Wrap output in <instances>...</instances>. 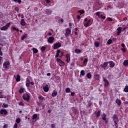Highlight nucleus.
Wrapping results in <instances>:
<instances>
[{"label": "nucleus", "instance_id": "obj_26", "mask_svg": "<svg viewBox=\"0 0 128 128\" xmlns=\"http://www.w3.org/2000/svg\"><path fill=\"white\" fill-rule=\"evenodd\" d=\"M74 52L76 54H80V52H82V50L80 49H76Z\"/></svg>", "mask_w": 128, "mask_h": 128}, {"label": "nucleus", "instance_id": "obj_27", "mask_svg": "<svg viewBox=\"0 0 128 128\" xmlns=\"http://www.w3.org/2000/svg\"><path fill=\"white\" fill-rule=\"evenodd\" d=\"M27 36H28V34H24V36H23L21 38L22 40H24V38H26Z\"/></svg>", "mask_w": 128, "mask_h": 128}, {"label": "nucleus", "instance_id": "obj_6", "mask_svg": "<svg viewBox=\"0 0 128 128\" xmlns=\"http://www.w3.org/2000/svg\"><path fill=\"white\" fill-rule=\"evenodd\" d=\"M56 62H58V64L60 66H64V62L62 61V60H60V59L57 58L56 59Z\"/></svg>", "mask_w": 128, "mask_h": 128}, {"label": "nucleus", "instance_id": "obj_2", "mask_svg": "<svg viewBox=\"0 0 128 128\" xmlns=\"http://www.w3.org/2000/svg\"><path fill=\"white\" fill-rule=\"evenodd\" d=\"M22 98L24 100H30V94L28 92L24 94L22 96Z\"/></svg>", "mask_w": 128, "mask_h": 128}, {"label": "nucleus", "instance_id": "obj_19", "mask_svg": "<svg viewBox=\"0 0 128 128\" xmlns=\"http://www.w3.org/2000/svg\"><path fill=\"white\" fill-rule=\"evenodd\" d=\"M108 65V62H105L103 64L102 66V68H106V66Z\"/></svg>", "mask_w": 128, "mask_h": 128}, {"label": "nucleus", "instance_id": "obj_10", "mask_svg": "<svg viewBox=\"0 0 128 128\" xmlns=\"http://www.w3.org/2000/svg\"><path fill=\"white\" fill-rule=\"evenodd\" d=\"M54 36H50L48 39V42L52 44V42H54Z\"/></svg>", "mask_w": 128, "mask_h": 128}, {"label": "nucleus", "instance_id": "obj_29", "mask_svg": "<svg viewBox=\"0 0 128 128\" xmlns=\"http://www.w3.org/2000/svg\"><path fill=\"white\" fill-rule=\"evenodd\" d=\"M99 18H102V20H106V16L100 14L98 17Z\"/></svg>", "mask_w": 128, "mask_h": 128}, {"label": "nucleus", "instance_id": "obj_21", "mask_svg": "<svg viewBox=\"0 0 128 128\" xmlns=\"http://www.w3.org/2000/svg\"><path fill=\"white\" fill-rule=\"evenodd\" d=\"M32 120H38V114H36L33 115V116L32 117Z\"/></svg>", "mask_w": 128, "mask_h": 128}, {"label": "nucleus", "instance_id": "obj_8", "mask_svg": "<svg viewBox=\"0 0 128 128\" xmlns=\"http://www.w3.org/2000/svg\"><path fill=\"white\" fill-rule=\"evenodd\" d=\"M0 114H5V116H6L8 114V111L6 109H1L0 110Z\"/></svg>", "mask_w": 128, "mask_h": 128}, {"label": "nucleus", "instance_id": "obj_12", "mask_svg": "<svg viewBox=\"0 0 128 128\" xmlns=\"http://www.w3.org/2000/svg\"><path fill=\"white\" fill-rule=\"evenodd\" d=\"M52 12L50 9H46L45 10V14H52Z\"/></svg>", "mask_w": 128, "mask_h": 128}, {"label": "nucleus", "instance_id": "obj_54", "mask_svg": "<svg viewBox=\"0 0 128 128\" xmlns=\"http://www.w3.org/2000/svg\"><path fill=\"white\" fill-rule=\"evenodd\" d=\"M121 50H122L124 52H126V50L124 48H122Z\"/></svg>", "mask_w": 128, "mask_h": 128}, {"label": "nucleus", "instance_id": "obj_24", "mask_svg": "<svg viewBox=\"0 0 128 128\" xmlns=\"http://www.w3.org/2000/svg\"><path fill=\"white\" fill-rule=\"evenodd\" d=\"M60 50H58L56 52V58H58L60 56Z\"/></svg>", "mask_w": 128, "mask_h": 128}, {"label": "nucleus", "instance_id": "obj_39", "mask_svg": "<svg viewBox=\"0 0 128 128\" xmlns=\"http://www.w3.org/2000/svg\"><path fill=\"white\" fill-rule=\"evenodd\" d=\"M86 76L88 78H92V74H90V73H88L86 74Z\"/></svg>", "mask_w": 128, "mask_h": 128}, {"label": "nucleus", "instance_id": "obj_47", "mask_svg": "<svg viewBox=\"0 0 128 128\" xmlns=\"http://www.w3.org/2000/svg\"><path fill=\"white\" fill-rule=\"evenodd\" d=\"M86 62H88V58H85L84 61V64H86Z\"/></svg>", "mask_w": 128, "mask_h": 128}, {"label": "nucleus", "instance_id": "obj_17", "mask_svg": "<svg viewBox=\"0 0 128 128\" xmlns=\"http://www.w3.org/2000/svg\"><path fill=\"white\" fill-rule=\"evenodd\" d=\"M66 62H70V54H66Z\"/></svg>", "mask_w": 128, "mask_h": 128}, {"label": "nucleus", "instance_id": "obj_44", "mask_svg": "<svg viewBox=\"0 0 128 128\" xmlns=\"http://www.w3.org/2000/svg\"><path fill=\"white\" fill-rule=\"evenodd\" d=\"M38 98L40 100H44V97L42 96H38Z\"/></svg>", "mask_w": 128, "mask_h": 128}, {"label": "nucleus", "instance_id": "obj_25", "mask_svg": "<svg viewBox=\"0 0 128 128\" xmlns=\"http://www.w3.org/2000/svg\"><path fill=\"white\" fill-rule=\"evenodd\" d=\"M16 82H20V74H18L16 78Z\"/></svg>", "mask_w": 128, "mask_h": 128}, {"label": "nucleus", "instance_id": "obj_61", "mask_svg": "<svg viewBox=\"0 0 128 128\" xmlns=\"http://www.w3.org/2000/svg\"><path fill=\"white\" fill-rule=\"evenodd\" d=\"M71 96H74V92H71Z\"/></svg>", "mask_w": 128, "mask_h": 128}, {"label": "nucleus", "instance_id": "obj_33", "mask_svg": "<svg viewBox=\"0 0 128 128\" xmlns=\"http://www.w3.org/2000/svg\"><path fill=\"white\" fill-rule=\"evenodd\" d=\"M32 50L33 51V52H34V54H36L38 53V49L36 48H33Z\"/></svg>", "mask_w": 128, "mask_h": 128}, {"label": "nucleus", "instance_id": "obj_53", "mask_svg": "<svg viewBox=\"0 0 128 128\" xmlns=\"http://www.w3.org/2000/svg\"><path fill=\"white\" fill-rule=\"evenodd\" d=\"M52 128H56V125L54 124H51Z\"/></svg>", "mask_w": 128, "mask_h": 128}, {"label": "nucleus", "instance_id": "obj_50", "mask_svg": "<svg viewBox=\"0 0 128 128\" xmlns=\"http://www.w3.org/2000/svg\"><path fill=\"white\" fill-rule=\"evenodd\" d=\"M61 54L59 56L60 58H62V56H64V52H60Z\"/></svg>", "mask_w": 128, "mask_h": 128}, {"label": "nucleus", "instance_id": "obj_5", "mask_svg": "<svg viewBox=\"0 0 128 128\" xmlns=\"http://www.w3.org/2000/svg\"><path fill=\"white\" fill-rule=\"evenodd\" d=\"M70 32H72V30L68 28L66 29V33L65 36L68 38V36H70Z\"/></svg>", "mask_w": 128, "mask_h": 128}, {"label": "nucleus", "instance_id": "obj_31", "mask_svg": "<svg viewBox=\"0 0 128 128\" xmlns=\"http://www.w3.org/2000/svg\"><path fill=\"white\" fill-rule=\"evenodd\" d=\"M8 104L4 103L2 104V108H8Z\"/></svg>", "mask_w": 128, "mask_h": 128}, {"label": "nucleus", "instance_id": "obj_45", "mask_svg": "<svg viewBox=\"0 0 128 128\" xmlns=\"http://www.w3.org/2000/svg\"><path fill=\"white\" fill-rule=\"evenodd\" d=\"M16 122H17V124H20V118H18L16 120Z\"/></svg>", "mask_w": 128, "mask_h": 128}, {"label": "nucleus", "instance_id": "obj_1", "mask_svg": "<svg viewBox=\"0 0 128 128\" xmlns=\"http://www.w3.org/2000/svg\"><path fill=\"white\" fill-rule=\"evenodd\" d=\"M84 24L85 28H88L90 26H92V20L86 18L84 21Z\"/></svg>", "mask_w": 128, "mask_h": 128}, {"label": "nucleus", "instance_id": "obj_58", "mask_svg": "<svg viewBox=\"0 0 128 128\" xmlns=\"http://www.w3.org/2000/svg\"><path fill=\"white\" fill-rule=\"evenodd\" d=\"M108 22H112V18H108Z\"/></svg>", "mask_w": 128, "mask_h": 128}, {"label": "nucleus", "instance_id": "obj_59", "mask_svg": "<svg viewBox=\"0 0 128 128\" xmlns=\"http://www.w3.org/2000/svg\"><path fill=\"white\" fill-rule=\"evenodd\" d=\"M20 18H24V16L23 14H20Z\"/></svg>", "mask_w": 128, "mask_h": 128}, {"label": "nucleus", "instance_id": "obj_11", "mask_svg": "<svg viewBox=\"0 0 128 128\" xmlns=\"http://www.w3.org/2000/svg\"><path fill=\"white\" fill-rule=\"evenodd\" d=\"M43 90L45 92H48V90H50V88L48 87V86L46 84L43 87Z\"/></svg>", "mask_w": 128, "mask_h": 128}, {"label": "nucleus", "instance_id": "obj_3", "mask_svg": "<svg viewBox=\"0 0 128 128\" xmlns=\"http://www.w3.org/2000/svg\"><path fill=\"white\" fill-rule=\"evenodd\" d=\"M112 118L114 121V123L115 124V126H118V116L116 114H114Z\"/></svg>", "mask_w": 128, "mask_h": 128}, {"label": "nucleus", "instance_id": "obj_32", "mask_svg": "<svg viewBox=\"0 0 128 128\" xmlns=\"http://www.w3.org/2000/svg\"><path fill=\"white\" fill-rule=\"evenodd\" d=\"M125 92H128V86H126L124 90Z\"/></svg>", "mask_w": 128, "mask_h": 128}, {"label": "nucleus", "instance_id": "obj_22", "mask_svg": "<svg viewBox=\"0 0 128 128\" xmlns=\"http://www.w3.org/2000/svg\"><path fill=\"white\" fill-rule=\"evenodd\" d=\"M102 120H106V114L105 113H103V114L102 115Z\"/></svg>", "mask_w": 128, "mask_h": 128}, {"label": "nucleus", "instance_id": "obj_48", "mask_svg": "<svg viewBox=\"0 0 128 128\" xmlns=\"http://www.w3.org/2000/svg\"><path fill=\"white\" fill-rule=\"evenodd\" d=\"M46 50V47L43 46L41 48V50H42V52H44Z\"/></svg>", "mask_w": 128, "mask_h": 128}, {"label": "nucleus", "instance_id": "obj_23", "mask_svg": "<svg viewBox=\"0 0 128 128\" xmlns=\"http://www.w3.org/2000/svg\"><path fill=\"white\" fill-rule=\"evenodd\" d=\"M116 102L118 106H120V104H122V101L120 99H116Z\"/></svg>", "mask_w": 128, "mask_h": 128}, {"label": "nucleus", "instance_id": "obj_40", "mask_svg": "<svg viewBox=\"0 0 128 128\" xmlns=\"http://www.w3.org/2000/svg\"><path fill=\"white\" fill-rule=\"evenodd\" d=\"M124 66H128V60H126L124 62Z\"/></svg>", "mask_w": 128, "mask_h": 128}, {"label": "nucleus", "instance_id": "obj_64", "mask_svg": "<svg viewBox=\"0 0 128 128\" xmlns=\"http://www.w3.org/2000/svg\"><path fill=\"white\" fill-rule=\"evenodd\" d=\"M4 96L2 94V92H0V98H3Z\"/></svg>", "mask_w": 128, "mask_h": 128}, {"label": "nucleus", "instance_id": "obj_55", "mask_svg": "<svg viewBox=\"0 0 128 128\" xmlns=\"http://www.w3.org/2000/svg\"><path fill=\"white\" fill-rule=\"evenodd\" d=\"M45 2H47V4L50 3V0H45Z\"/></svg>", "mask_w": 128, "mask_h": 128}, {"label": "nucleus", "instance_id": "obj_62", "mask_svg": "<svg viewBox=\"0 0 128 128\" xmlns=\"http://www.w3.org/2000/svg\"><path fill=\"white\" fill-rule=\"evenodd\" d=\"M77 18H78V20H80V16H77Z\"/></svg>", "mask_w": 128, "mask_h": 128}, {"label": "nucleus", "instance_id": "obj_36", "mask_svg": "<svg viewBox=\"0 0 128 128\" xmlns=\"http://www.w3.org/2000/svg\"><path fill=\"white\" fill-rule=\"evenodd\" d=\"M94 46H95L96 48H98V46H100V42H95Z\"/></svg>", "mask_w": 128, "mask_h": 128}, {"label": "nucleus", "instance_id": "obj_30", "mask_svg": "<svg viewBox=\"0 0 128 128\" xmlns=\"http://www.w3.org/2000/svg\"><path fill=\"white\" fill-rule=\"evenodd\" d=\"M112 40L109 39L106 42V44H112Z\"/></svg>", "mask_w": 128, "mask_h": 128}, {"label": "nucleus", "instance_id": "obj_7", "mask_svg": "<svg viewBox=\"0 0 128 128\" xmlns=\"http://www.w3.org/2000/svg\"><path fill=\"white\" fill-rule=\"evenodd\" d=\"M60 46H62V44H60V43H56L54 44V50H56V48H60Z\"/></svg>", "mask_w": 128, "mask_h": 128}, {"label": "nucleus", "instance_id": "obj_14", "mask_svg": "<svg viewBox=\"0 0 128 128\" xmlns=\"http://www.w3.org/2000/svg\"><path fill=\"white\" fill-rule=\"evenodd\" d=\"M122 27H118V28H117V36H120V33L122 32Z\"/></svg>", "mask_w": 128, "mask_h": 128}, {"label": "nucleus", "instance_id": "obj_43", "mask_svg": "<svg viewBox=\"0 0 128 128\" xmlns=\"http://www.w3.org/2000/svg\"><path fill=\"white\" fill-rule=\"evenodd\" d=\"M108 8H110V9H112V8H114V5H108Z\"/></svg>", "mask_w": 128, "mask_h": 128}, {"label": "nucleus", "instance_id": "obj_51", "mask_svg": "<svg viewBox=\"0 0 128 128\" xmlns=\"http://www.w3.org/2000/svg\"><path fill=\"white\" fill-rule=\"evenodd\" d=\"M30 79H28V78H27L26 79V82L30 83Z\"/></svg>", "mask_w": 128, "mask_h": 128}, {"label": "nucleus", "instance_id": "obj_52", "mask_svg": "<svg viewBox=\"0 0 128 128\" xmlns=\"http://www.w3.org/2000/svg\"><path fill=\"white\" fill-rule=\"evenodd\" d=\"M8 124H5L3 128H8Z\"/></svg>", "mask_w": 128, "mask_h": 128}, {"label": "nucleus", "instance_id": "obj_57", "mask_svg": "<svg viewBox=\"0 0 128 128\" xmlns=\"http://www.w3.org/2000/svg\"><path fill=\"white\" fill-rule=\"evenodd\" d=\"M15 10L16 12H18V10H19L18 8V7L15 8Z\"/></svg>", "mask_w": 128, "mask_h": 128}, {"label": "nucleus", "instance_id": "obj_49", "mask_svg": "<svg viewBox=\"0 0 128 128\" xmlns=\"http://www.w3.org/2000/svg\"><path fill=\"white\" fill-rule=\"evenodd\" d=\"M26 84L27 88H30V83H28V82H26Z\"/></svg>", "mask_w": 128, "mask_h": 128}, {"label": "nucleus", "instance_id": "obj_63", "mask_svg": "<svg viewBox=\"0 0 128 128\" xmlns=\"http://www.w3.org/2000/svg\"><path fill=\"white\" fill-rule=\"evenodd\" d=\"M17 2H18L19 4H21L22 3V0H18Z\"/></svg>", "mask_w": 128, "mask_h": 128}, {"label": "nucleus", "instance_id": "obj_35", "mask_svg": "<svg viewBox=\"0 0 128 128\" xmlns=\"http://www.w3.org/2000/svg\"><path fill=\"white\" fill-rule=\"evenodd\" d=\"M12 29L14 30H16L17 32H18L20 30H18V28H16V27H14V26H12Z\"/></svg>", "mask_w": 128, "mask_h": 128}, {"label": "nucleus", "instance_id": "obj_56", "mask_svg": "<svg viewBox=\"0 0 128 128\" xmlns=\"http://www.w3.org/2000/svg\"><path fill=\"white\" fill-rule=\"evenodd\" d=\"M14 128H18V124L16 123L14 124Z\"/></svg>", "mask_w": 128, "mask_h": 128}, {"label": "nucleus", "instance_id": "obj_38", "mask_svg": "<svg viewBox=\"0 0 128 128\" xmlns=\"http://www.w3.org/2000/svg\"><path fill=\"white\" fill-rule=\"evenodd\" d=\"M65 91L67 93L70 92V89L69 88H68L65 90Z\"/></svg>", "mask_w": 128, "mask_h": 128}, {"label": "nucleus", "instance_id": "obj_18", "mask_svg": "<svg viewBox=\"0 0 128 128\" xmlns=\"http://www.w3.org/2000/svg\"><path fill=\"white\" fill-rule=\"evenodd\" d=\"M20 24H21V26H26V21H24V19L21 20Z\"/></svg>", "mask_w": 128, "mask_h": 128}, {"label": "nucleus", "instance_id": "obj_60", "mask_svg": "<svg viewBox=\"0 0 128 128\" xmlns=\"http://www.w3.org/2000/svg\"><path fill=\"white\" fill-rule=\"evenodd\" d=\"M121 46H122V48H123L126 46V45L124 44H121Z\"/></svg>", "mask_w": 128, "mask_h": 128}, {"label": "nucleus", "instance_id": "obj_34", "mask_svg": "<svg viewBox=\"0 0 128 128\" xmlns=\"http://www.w3.org/2000/svg\"><path fill=\"white\" fill-rule=\"evenodd\" d=\"M98 116H100V112L98 111L97 112H96V117L98 118Z\"/></svg>", "mask_w": 128, "mask_h": 128}, {"label": "nucleus", "instance_id": "obj_9", "mask_svg": "<svg viewBox=\"0 0 128 128\" xmlns=\"http://www.w3.org/2000/svg\"><path fill=\"white\" fill-rule=\"evenodd\" d=\"M10 66V62L7 61L4 63L3 66L4 68H8V66Z\"/></svg>", "mask_w": 128, "mask_h": 128}, {"label": "nucleus", "instance_id": "obj_16", "mask_svg": "<svg viewBox=\"0 0 128 128\" xmlns=\"http://www.w3.org/2000/svg\"><path fill=\"white\" fill-rule=\"evenodd\" d=\"M104 85L105 86H108L109 84V82L108 80H106V79L104 78Z\"/></svg>", "mask_w": 128, "mask_h": 128}, {"label": "nucleus", "instance_id": "obj_20", "mask_svg": "<svg viewBox=\"0 0 128 128\" xmlns=\"http://www.w3.org/2000/svg\"><path fill=\"white\" fill-rule=\"evenodd\" d=\"M24 92H26V89L22 87L20 88L18 90L20 94H22Z\"/></svg>", "mask_w": 128, "mask_h": 128}, {"label": "nucleus", "instance_id": "obj_46", "mask_svg": "<svg viewBox=\"0 0 128 128\" xmlns=\"http://www.w3.org/2000/svg\"><path fill=\"white\" fill-rule=\"evenodd\" d=\"M96 16H98V18L100 16V12H98L96 13Z\"/></svg>", "mask_w": 128, "mask_h": 128}, {"label": "nucleus", "instance_id": "obj_41", "mask_svg": "<svg viewBox=\"0 0 128 128\" xmlns=\"http://www.w3.org/2000/svg\"><path fill=\"white\" fill-rule=\"evenodd\" d=\"M78 12H79V14H84V11L83 10H79L78 11Z\"/></svg>", "mask_w": 128, "mask_h": 128}, {"label": "nucleus", "instance_id": "obj_42", "mask_svg": "<svg viewBox=\"0 0 128 128\" xmlns=\"http://www.w3.org/2000/svg\"><path fill=\"white\" fill-rule=\"evenodd\" d=\"M19 106H24V102H22V101L18 103Z\"/></svg>", "mask_w": 128, "mask_h": 128}, {"label": "nucleus", "instance_id": "obj_13", "mask_svg": "<svg viewBox=\"0 0 128 128\" xmlns=\"http://www.w3.org/2000/svg\"><path fill=\"white\" fill-rule=\"evenodd\" d=\"M108 64H110V68H114L116 66V64L114 63L112 61H110L108 62Z\"/></svg>", "mask_w": 128, "mask_h": 128}, {"label": "nucleus", "instance_id": "obj_28", "mask_svg": "<svg viewBox=\"0 0 128 128\" xmlns=\"http://www.w3.org/2000/svg\"><path fill=\"white\" fill-rule=\"evenodd\" d=\"M94 78H95V80H100V74L94 75Z\"/></svg>", "mask_w": 128, "mask_h": 128}, {"label": "nucleus", "instance_id": "obj_37", "mask_svg": "<svg viewBox=\"0 0 128 128\" xmlns=\"http://www.w3.org/2000/svg\"><path fill=\"white\" fill-rule=\"evenodd\" d=\"M84 74H86V73L84 72V70H82L80 71V76H84Z\"/></svg>", "mask_w": 128, "mask_h": 128}, {"label": "nucleus", "instance_id": "obj_4", "mask_svg": "<svg viewBox=\"0 0 128 128\" xmlns=\"http://www.w3.org/2000/svg\"><path fill=\"white\" fill-rule=\"evenodd\" d=\"M10 26V23H7L6 26H4L0 28L1 30H6Z\"/></svg>", "mask_w": 128, "mask_h": 128}, {"label": "nucleus", "instance_id": "obj_15", "mask_svg": "<svg viewBox=\"0 0 128 128\" xmlns=\"http://www.w3.org/2000/svg\"><path fill=\"white\" fill-rule=\"evenodd\" d=\"M57 94H58V92H56V90H54L52 94V98H54L56 96Z\"/></svg>", "mask_w": 128, "mask_h": 128}]
</instances>
